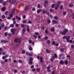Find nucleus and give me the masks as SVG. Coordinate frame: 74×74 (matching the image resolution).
Segmentation results:
<instances>
[{
    "mask_svg": "<svg viewBox=\"0 0 74 74\" xmlns=\"http://www.w3.org/2000/svg\"><path fill=\"white\" fill-rule=\"evenodd\" d=\"M14 25L13 24H11L10 25V27H14Z\"/></svg>",
    "mask_w": 74,
    "mask_h": 74,
    "instance_id": "38",
    "label": "nucleus"
},
{
    "mask_svg": "<svg viewBox=\"0 0 74 74\" xmlns=\"http://www.w3.org/2000/svg\"><path fill=\"white\" fill-rule=\"evenodd\" d=\"M54 56H55L56 58H58V56H57V54L56 53H55L54 54Z\"/></svg>",
    "mask_w": 74,
    "mask_h": 74,
    "instance_id": "20",
    "label": "nucleus"
},
{
    "mask_svg": "<svg viewBox=\"0 0 74 74\" xmlns=\"http://www.w3.org/2000/svg\"><path fill=\"white\" fill-rule=\"evenodd\" d=\"M4 62H8V59H6L5 60Z\"/></svg>",
    "mask_w": 74,
    "mask_h": 74,
    "instance_id": "55",
    "label": "nucleus"
},
{
    "mask_svg": "<svg viewBox=\"0 0 74 74\" xmlns=\"http://www.w3.org/2000/svg\"><path fill=\"white\" fill-rule=\"evenodd\" d=\"M29 51H32L33 50V49H32V48L30 47V46H29Z\"/></svg>",
    "mask_w": 74,
    "mask_h": 74,
    "instance_id": "23",
    "label": "nucleus"
},
{
    "mask_svg": "<svg viewBox=\"0 0 74 74\" xmlns=\"http://www.w3.org/2000/svg\"><path fill=\"white\" fill-rule=\"evenodd\" d=\"M52 23L53 24H57V23H57V21H56L55 20H53L52 21Z\"/></svg>",
    "mask_w": 74,
    "mask_h": 74,
    "instance_id": "8",
    "label": "nucleus"
},
{
    "mask_svg": "<svg viewBox=\"0 0 74 74\" xmlns=\"http://www.w3.org/2000/svg\"><path fill=\"white\" fill-rule=\"evenodd\" d=\"M35 34L36 35H37V36H38L39 35V33L36 32L35 33Z\"/></svg>",
    "mask_w": 74,
    "mask_h": 74,
    "instance_id": "47",
    "label": "nucleus"
},
{
    "mask_svg": "<svg viewBox=\"0 0 74 74\" xmlns=\"http://www.w3.org/2000/svg\"><path fill=\"white\" fill-rule=\"evenodd\" d=\"M40 62H41V63H42V62H43L42 58V57H41L40 58Z\"/></svg>",
    "mask_w": 74,
    "mask_h": 74,
    "instance_id": "37",
    "label": "nucleus"
},
{
    "mask_svg": "<svg viewBox=\"0 0 74 74\" xmlns=\"http://www.w3.org/2000/svg\"><path fill=\"white\" fill-rule=\"evenodd\" d=\"M10 17L11 18H12L13 17V14H11L10 15Z\"/></svg>",
    "mask_w": 74,
    "mask_h": 74,
    "instance_id": "39",
    "label": "nucleus"
},
{
    "mask_svg": "<svg viewBox=\"0 0 74 74\" xmlns=\"http://www.w3.org/2000/svg\"><path fill=\"white\" fill-rule=\"evenodd\" d=\"M5 58H6L5 56H3L2 57V59H3V60L5 59Z\"/></svg>",
    "mask_w": 74,
    "mask_h": 74,
    "instance_id": "45",
    "label": "nucleus"
},
{
    "mask_svg": "<svg viewBox=\"0 0 74 74\" xmlns=\"http://www.w3.org/2000/svg\"><path fill=\"white\" fill-rule=\"evenodd\" d=\"M47 44H50V40H47Z\"/></svg>",
    "mask_w": 74,
    "mask_h": 74,
    "instance_id": "22",
    "label": "nucleus"
},
{
    "mask_svg": "<svg viewBox=\"0 0 74 74\" xmlns=\"http://www.w3.org/2000/svg\"><path fill=\"white\" fill-rule=\"evenodd\" d=\"M52 44L53 45H55V44H56V43L55 42V41H53L52 42Z\"/></svg>",
    "mask_w": 74,
    "mask_h": 74,
    "instance_id": "60",
    "label": "nucleus"
},
{
    "mask_svg": "<svg viewBox=\"0 0 74 74\" xmlns=\"http://www.w3.org/2000/svg\"><path fill=\"white\" fill-rule=\"evenodd\" d=\"M52 74H55V71H53L52 72Z\"/></svg>",
    "mask_w": 74,
    "mask_h": 74,
    "instance_id": "56",
    "label": "nucleus"
},
{
    "mask_svg": "<svg viewBox=\"0 0 74 74\" xmlns=\"http://www.w3.org/2000/svg\"><path fill=\"white\" fill-rule=\"evenodd\" d=\"M34 38L35 39H36L37 37V36L36 35H34Z\"/></svg>",
    "mask_w": 74,
    "mask_h": 74,
    "instance_id": "30",
    "label": "nucleus"
},
{
    "mask_svg": "<svg viewBox=\"0 0 74 74\" xmlns=\"http://www.w3.org/2000/svg\"><path fill=\"white\" fill-rule=\"evenodd\" d=\"M46 13L47 15H49V12H46Z\"/></svg>",
    "mask_w": 74,
    "mask_h": 74,
    "instance_id": "51",
    "label": "nucleus"
},
{
    "mask_svg": "<svg viewBox=\"0 0 74 74\" xmlns=\"http://www.w3.org/2000/svg\"><path fill=\"white\" fill-rule=\"evenodd\" d=\"M29 63L30 65H32V64H33V61H29Z\"/></svg>",
    "mask_w": 74,
    "mask_h": 74,
    "instance_id": "13",
    "label": "nucleus"
},
{
    "mask_svg": "<svg viewBox=\"0 0 74 74\" xmlns=\"http://www.w3.org/2000/svg\"><path fill=\"white\" fill-rule=\"evenodd\" d=\"M5 15H3L2 16V19H5Z\"/></svg>",
    "mask_w": 74,
    "mask_h": 74,
    "instance_id": "29",
    "label": "nucleus"
},
{
    "mask_svg": "<svg viewBox=\"0 0 74 74\" xmlns=\"http://www.w3.org/2000/svg\"><path fill=\"white\" fill-rule=\"evenodd\" d=\"M60 64L61 65L63 64H64V61L62 60H61L60 62Z\"/></svg>",
    "mask_w": 74,
    "mask_h": 74,
    "instance_id": "10",
    "label": "nucleus"
},
{
    "mask_svg": "<svg viewBox=\"0 0 74 74\" xmlns=\"http://www.w3.org/2000/svg\"><path fill=\"white\" fill-rule=\"evenodd\" d=\"M32 40H29V42L30 44H31V43H32Z\"/></svg>",
    "mask_w": 74,
    "mask_h": 74,
    "instance_id": "54",
    "label": "nucleus"
},
{
    "mask_svg": "<svg viewBox=\"0 0 74 74\" xmlns=\"http://www.w3.org/2000/svg\"><path fill=\"white\" fill-rule=\"evenodd\" d=\"M8 11H6L5 12V15H7L8 14Z\"/></svg>",
    "mask_w": 74,
    "mask_h": 74,
    "instance_id": "27",
    "label": "nucleus"
},
{
    "mask_svg": "<svg viewBox=\"0 0 74 74\" xmlns=\"http://www.w3.org/2000/svg\"><path fill=\"white\" fill-rule=\"evenodd\" d=\"M1 43H7L8 42V40H2L1 41Z\"/></svg>",
    "mask_w": 74,
    "mask_h": 74,
    "instance_id": "3",
    "label": "nucleus"
},
{
    "mask_svg": "<svg viewBox=\"0 0 74 74\" xmlns=\"http://www.w3.org/2000/svg\"><path fill=\"white\" fill-rule=\"evenodd\" d=\"M10 30L11 31V32H12V33L13 34H12V36L13 35H15V34H14L15 33V30H14V29H11Z\"/></svg>",
    "mask_w": 74,
    "mask_h": 74,
    "instance_id": "6",
    "label": "nucleus"
},
{
    "mask_svg": "<svg viewBox=\"0 0 74 74\" xmlns=\"http://www.w3.org/2000/svg\"><path fill=\"white\" fill-rule=\"evenodd\" d=\"M66 32H68V29H65L62 32H60V34H62V35H66L67 34Z\"/></svg>",
    "mask_w": 74,
    "mask_h": 74,
    "instance_id": "1",
    "label": "nucleus"
},
{
    "mask_svg": "<svg viewBox=\"0 0 74 74\" xmlns=\"http://www.w3.org/2000/svg\"><path fill=\"white\" fill-rule=\"evenodd\" d=\"M35 71H36V69L35 68H34L32 69V71H33V72Z\"/></svg>",
    "mask_w": 74,
    "mask_h": 74,
    "instance_id": "50",
    "label": "nucleus"
},
{
    "mask_svg": "<svg viewBox=\"0 0 74 74\" xmlns=\"http://www.w3.org/2000/svg\"><path fill=\"white\" fill-rule=\"evenodd\" d=\"M44 38L46 40H48V36H46Z\"/></svg>",
    "mask_w": 74,
    "mask_h": 74,
    "instance_id": "33",
    "label": "nucleus"
},
{
    "mask_svg": "<svg viewBox=\"0 0 74 74\" xmlns=\"http://www.w3.org/2000/svg\"><path fill=\"white\" fill-rule=\"evenodd\" d=\"M7 18L8 19H11V18L10 16H9Z\"/></svg>",
    "mask_w": 74,
    "mask_h": 74,
    "instance_id": "62",
    "label": "nucleus"
},
{
    "mask_svg": "<svg viewBox=\"0 0 74 74\" xmlns=\"http://www.w3.org/2000/svg\"><path fill=\"white\" fill-rule=\"evenodd\" d=\"M4 24L3 23L1 24V27H4Z\"/></svg>",
    "mask_w": 74,
    "mask_h": 74,
    "instance_id": "24",
    "label": "nucleus"
},
{
    "mask_svg": "<svg viewBox=\"0 0 74 74\" xmlns=\"http://www.w3.org/2000/svg\"><path fill=\"white\" fill-rule=\"evenodd\" d=\"M37 71H38V72L40 71V68H37Z\"/></svg>",
    "mask_w": 74,
    "mask_h": 74,
    "instance_id": "44",
    "label": "nucleus"
},
{
    "mask_svg": "<svg viewBox=\"0 0 74 74\" xmlns=\"http://www.w3.org/2000/svg\"><path fill=\"white\" fill-rule=\"evenodd\" d=\"M5 8H6V7H4L2 8V11H4L5 10Z\"/></svg>",
    "mask_w": 74,
    "mask_h": 74,
    "instance_id": "17",
    "label": "nucleus"
},
{
    "mask_svg": "<svg viewBox=\"0 0 74 74\" xmlns=\"http://www.w3.org/2000/svg\"><path fill=\"white\" fill-rule=\"evenodd\" d=\"M13 24L14 25H15L16 24V21H14L13 22Z\"/></svg>",
    "mask_w": 74,
    "mask_h": 74,
    "instance_id": "48",
    "label": "nucleus"
},
{
    "mask_svg": "<svg viewBox=\"0 0 74 74\" xmlns=\"http://www.w3.org/2000/svg\"><path fill=\"white\" fill-rule=\"evenodd\" d=\"M15 11V9H13L12 11V14H14V12Z\"/></svg>",
    "mask_w": 74,
    "mask_h": 74,
    "instance_id": "18",
    "label": "nucleus"
},
{
    "mask_svg": "<svg viewBox=\"0 0 74 74\" xmlns=\"http://www.w3.org/2000/svg\"><path fill=\"white\" fill-rule=\"evenodd\" d=\"M25 53V50H23L22 51V54H23V53Z\"/></svg>",
    "mask_w": 74,
    "mask_h": 74,
    "instance_id": "42",
    "label": "nucleus"
},
{
    "mask_svg": "<svg viewBox=\"0 0 74 74\" xmlns=\"http://www.w3.org/2000/svg\"><path fill=\"white\" fill-rule=\"evenodd\" d=\"M69 7H73V4H71L69 5Z\"/></svg>",
    "mask_w": 74,
    "mask_h": 74,
    "instance_id": "28",
    "label": "nucleus"
},
{
    "mask_svg": "<svg viewBox=\"0 0 74 74\" xmlns=\"http://www.w3.org/2000/svg\"><path fill=\"white\" fill-rule=\"evenodd\" d=\"M54 18L55 19L57 20V19H58V17H57V16H55L54 17Z\"/></svg>",
    "mask_w": 74,
    "mask_h": 74,
    "instance_id": "32",
    "label": "nucleus"
},
{
    "mask_svg": "<svg viewBox=\"0 0 74 74\" xmlns=\"http://www.w3.org/2000/svg\"><path fill=\"white\" fill-rule=\"evenodd\" d=\"M70 38V36H68L67 37L66 36V40H67V42H70L71 43L72 42V40H70L69 39Z\"/></svg>",
    "mask_w": 74,
    "mask_h": 74,
    "instance_id": "2",
    "label": "nucleus"
},
{
    "mask_svg": "<svg viewBox=\"0 0 74 74\" xmlns=\"http://www.w3.org/2000/svg\"><path fill=\"white\" fill-rule=\"evenodd\" d=\"M7 32H5V36H7Z\"/></svg>",
    "mask_w": 74,
    "mask_h": 74,
    "instance_id": "64",
    "label": "nucleus"
},
{
    "mask_svg": "<svg viewBox=\"0 0 74 74\" xmlns=\"http://www.w3.org/2000/svg\"><path fill=\"white\" fill-rule=\"evenodd\" d=\"M60 10H62L63 9V5H61L60 7Z\"/></svg>",
    "mask_w": 74,
    "mask_h": 74,
    "instance_id": "40",
    "label": "nucleus"
},
{
    "mask_svg": "<svg viewBox=\"0 0 74 74\" xmlns=\"http://www.w3.org/2000/svg\"><path fill=\"white\" fill-rule=\"evenodd\" d=\"M14 42H21V39L19 38L16 39L14 40Z\"/></svg>",
    "mask_w": 74,
    "mask_h": 74,
    "instance_id": "4",
    "label": "nucleus"
},
{
    "mask_svg": "<svg viewBox=\"0 0 74 74\" xmlns=\"http://www.w3.org/2000/svg\"><path fill=\"white\" fill-rule=\"evenodd\" d=\"M1 62L2 64H4V62L3 61H1Z\"/></svg>",
    "mask_w": 74,
    "mask_h": 74,
    "instance_id": "57",
    "label": "nucleus"
},
{
    "mask_svg": "<svg viewBox=\"0 0 74 74\" xmlns=\"http://www.w3.org/2000/svg\"><path fill=\"white\" fill-rule=\"evenodd\" d=\"M21 27H23H23H25V25L23 24H22L21 25Z\"/></svg>",
    "mask_w": 74,
    "mask_h": 74,
    "instance_id": "21",
    "label": "nucleus"
},
{
    "mask_svg": "<svg viewBox=\"0 0 74 74\" xmlns=\"http://www.w3.org/2000/svg\"><path fill=\"white\" fill-rule=\"evenodd\" d=\"M54 7H55V5L53 4L51 5V8H54Z\"/></svg>",
    "mask_w": 74,
    "mask_h": 74,
    "instance_id": "34",
    "label": "nucleus"
},
{
    "mask_svg": "<svg viewBox=\"0 0 74 74\" xmlns=\"http://www.w3.org/2000/svg\"><path fill=\"white\" fill-rule=\"evenodd\" d=\"M66 15V12H63V15Z\"/></svg>",
    "mask_w": 74,
    "mask_h": 74,
    "instance_id": "58",
    "label": "nucleus"
},
{
    "mask_svg": "<svg viewBox=\"0 0 74 74\" xmlns=\"http://www.w3.org/2000/svg\"><path fill=\"white\" fill-rule=\"evenodd\" d=\"M55 59V58L54 56H52L51 57V58L50 59V60L51 61V62H53V59Z\"/></svg>",
    "mask_w": 74,
    "mask_h": 74,
    "instance_id": "9",
    "label": "nucleus"
},
{
    "mask_svg": "<svg viewBox=\"0 0 74 74\" xmlns=\"http://www.w3.org/2000/svg\"><path fill=\"white\" fill-rule=\"evenodd\" d=\"M48 3V1H45V4H47Z\"/></svg>",
    "mask_w": 74,
    "mask_h": 74,
    "instance_id": "63",
    "label": "nucleus"
},
{
    "mask_svg": "<svg viewBox=\"0 0 74 74\" xmlns=\"http://www.w3.org/2000/svg\"><path fill=\"white\" fill-rule=\"evenodd\" d=\"M42 9H38L37 10V12L38 14H40V12H42Z\"/></svg>",
    "mask_w": 74,
    "mask_h": 74,
    "instance_id": "7",
    "label": "nucleus"
},
{
    "mask_svg": "<svg viewBox=\"0 0 74 74\" xmlns=\"http://www.w3.org/2000/svg\"><path fill=\"white\" fill-rule=\"evenodd\" d=\"M3 51V48H0V52H1Z\"/></svg>",
    "mask_w": 74,
    "mask_h": 74,
    "instance_id": "61",
    "label": "nucleus"
},
{
    "mask_svg": "<svg viewBox=\"0 0 74 74\" xmlns=\"http://www.w3.org/2000/svg\"><path fill=\"white\" fill-rule=\"evenodd\" d=\"M47 71L48 72H49V73H50V72L51 71V70H50V69H48Z\"/></svg>",
    "mask_w": 74,
    "mask_h": 74,
    "instance_id": "46",
    "label": "nucleus"
},
{
    "mask_svg": "<svg viewBox=\"0 0 74 74\" xmlns=\"http://www.w3.org/2000/svg\"><path fill=\"white\" fill-rule=\"evenodd\" d=\"M64 48H62L60 49L61 52H63V51H64Z\"/></svg>",
    "mask_w": 74,
    "mask_h": 74,
    "instance_id": "26",
    "label": "nucleus"
},
{
    "mask_svg": "<svg viewBox=\"0 0 74 74\" xmlns=\"http://www.w3.org/2000/svg\"><path fill=\"white\" fill-rule=\"evenodd\" d=\"M18 62H19V63H22L23 62H22V61L21 60H18Z\"/></svg>",
    "mask_w": 74,
    "mask_h": 74,
    "instance_id": "41",
    "label": "nucleus"
},
{
    "mask_svg": "<svg viewBox=\"0 0 74 74\" xmlns=\"http://www.w3.org/2000/svg\"><path fill=\"white\" fill-rule=\"evenodd\" d=\"M25 31H26V29L24 28L23 29L22 34H24L25 32Z\"/></svg>",
    "mask_w": 74,
    "mask_h": 74,
    "instance_id": "16",
    "label": "nucleus"
},
{
    "mask_svg": "<svg viewBox=\"0 0 74 74\" xmlns=\"http://www.w3.org/2000/svg\"><path fill=\"white\" fill-rule=\"evenodd\" d=\"M23 23H26V20H24L23 21Z\"/></svg>",
    "mask_w": 74,
    "mask_h": 74,
    "instance_id": "52",
    "label": "nucleus"
},
{
    "mask_svg": "<svg viewBox=\"0 0 74 74\" xmlns=\"http://www.w3.org/2000/svg\"><path fill=\"white\" fill-rule=\"evenodd\" d=\"M51 67V65H49V66L47 67V69H50Z\"/></svg>",
    "mask_w": 74,
    "mask_h": 74,
    "instance_id": "25",
    "label": "nucleus"
},
{
    "mask_svg": "<svg viewBox=\"0 0 74 74\" xmlns=\"http://www.w3.org/2000/svg\"><path fill=\"white\" fill-rule=\"evenodd\" d=\"M50 11L51 12H52L53 11V9H50Z\"/></svg>",
    "mask_w": 74,
    "mask_h": 74,
    "instance_id": "35",
    "label": "nucleus"
},
{
    "mask_svg": "<svg viewBox=\"0 0 74 74\" xmlns=\"http://www.w3.org/2000/svg\"><path fill=\"white\" fill-rule=\"evenodd\" d=\"M26 53L27 56H32V54L28 52H26Z\"/></svg>",
    "mask_w": 74,
    "mask_h": 74,
    "instance_id": "5",
    "label": "nucleus"
},
{
    "mask_svg": "<svg viewBox=\"0 0 74 74\" xmlns=\"http://www.w3.org/2000/svg\"><path fill=\"white\" fill-rule=\"evenodd\" d=\"M38 8H40V4H38Z\"/></svg>",
    "mask_w": 74,
    "mask_h": 74,
    "instance_id": "49",
    "label": "nucleus"
},
{
    "mask_svg": "<svg viewBox=\"0 0 74 74\" xmlns=\"http://www.w3.org/2000/svg\"><path fill=\"white\" fill-rule=\"evenodd\" d=\"M46 52L48 53H49L50 52V51H49V50H48V49H47L46 50Z\"/></svg>",
    "mask_w": 74,
    "mask_h": 74,
    "instance_id": "19",
    "label": "nucleus"
},
{
    "mask_svg": "<svg viewBox=\"0 0 74 74\" xmlns=\"http://www.w3.org/2000/svg\"><path fill=\"white\" fill-rule=\"evenodd\" d=\"M16 1V0H12V4H15Z\"/></svg>",
    "mask_w": 74,
    "mask_h": 74,
    "instance_id": "14",
    "label": "nucleus"
},
{
    "mask_svg": "<svg viewBox=\"0 0 74 74\" xmlns=\"http://www.w3.org/2000/svg\"><path fill=\"white\" fill-rule=\"evenodd\" d=\"M33 58L32 57H30L29 58V61H33Z\"/></svg>",
    "mask_w": 74,
    "mask_h": 74,
    "instance_id": "15",
    "label": "nucleus"
},
{
    "mask_svg": "<svg viewBox=\"0 0 74 74\" xmlns=\"http://www.w3.org/2000/svg\"><path fill=\"white\" fill-rule=\"evenodd\" d=\"M3 5H6V2L5 1L3 2Z\"/></svg>",
    "mask_w": 74,
    "mask_h": 74,
    "instance_id": "43",
    "label": "nucleus"
},
{
    "mask_svg": "<svg viewBox=\"0 0 74 74\" xmlns=\"http://www.w3.org/2000/svg\"><path fill=\"white\" fill-rule=\"evenodd\" d=\"M64 62V63L66 64V65H67V64H68V61H67V60H65Z\"/></svg>",
    "mask_w": 74,
    "mask_h": 74,
    "instance_id": "12",
    "label": "nucleus"
},
{
    "mask_svg": "<svg viewBox=\"0 0 74 74\" xmlns=\"http://www.w3.org/2000/svg\"><path fill=\"white\" fill-rule=\"evenodd\" d=\"M54 30H55V29L53 28H52L51 29V32H54Z\"/></svg>",
    "mask_w": 74,
    "mask_h": 74,
    "instance_id": "36",
    "label": "nucleus"
},
{
    "mask_svg": "<svg viewBox=\"0 0 74 74\" xmlns=\"http://www.w3.org/2000/svg\"><path fill=\"white\" fill-rule=\"evenodd\" d=\"M66 38H67V36H64L63 37V39H66Z\"/></svg>",
    "mask_w": 74,
    "mask_h": 74,
    "instance_id": "53",
    "label": "nucleus"
},
{
    "mask_svg": "<svg viewBox=\"0 0 74 74\" xmlns=\"http://www.w3.org/2000/svg\"><path fill=\"white\" fill-rule=\"evenodd\" d=\"M46 13V11H43L42 12V14H45Z\"/></svg>",
    "mask_w": 74,
    "mask_h": 74,
    "instance_id": "59",
    "label": "nucleus"
},
{
    "mask_svg": "<svg viewBox=\"0 0 74 74\" xmlns=\"http://www.w3.org/2000/svg\"><path fill=\"white\" fill-rule=\"evenodd\" d=\"M29 8V5H27V6L25 7V10H28V8Z\"/></svg>",
    "mask_w": 74,
    "mask_h": 74,
    "instance_id": "11",
    "label": "nucleus"
},
{
    "mask_svg": "<svg viewBox=\"0 0 74 74\" xmlns=\"http://www.w3.org/2000/svg\"><path fill=\"white\" fill-rule=\"evenodd\" d=\"M4 2V0H0V3L1 4L3 3Z\"/></svg>",
    "mask_w": 74,
    "mask_h": 74,
    "instance_id": "31",
    "label": "nucleus"
}]
</instances>
